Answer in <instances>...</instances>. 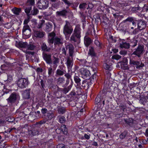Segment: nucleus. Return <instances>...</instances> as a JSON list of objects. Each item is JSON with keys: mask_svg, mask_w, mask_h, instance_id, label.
Instances as JSON below:
<instances>
[{"mask_svg": "<svg viewBox=\"0 0 148 148\" xmlns=\"http://www.w3.org/2000/svg\"><path fill=\"white\" fill-rule=\"evenodd\" d=\"M66 49H69V56L66 58V64L68 71H71L73 65V56L74 52V47L71 44H69L66 46Z\"/></svg>", "mask_w": 148, "mask_h": 148, "instance_id": "obj_1", "label": "nucleus"}, {"mask_svg": "<svg viewBox=\"0 0 148 148\" xmlns=\"http://www.w3.org/2000/svg\"><path fill=\"white\" fill-rule=\"evenodd\" d=\"M56 34L52 32L49 34L48 35V42L49 45H51L54 43L55 46H59L63 43V40L58 37H55Z\"/></svg>", "mask_w": 148, "mask_h": 148, "instance_id": "obj_2", "label": "nucleus"}, {"mask_svg": "<svg viewBox=\"0 0 148 148\" xmlns=\"http://www.w3.org/2000/svg\"><path fill=\"white\" fill-rule=\"evenodd\" d=\"M66 24L63 27V33L66 38H69L70 35L72 33L73 29L70 23L67 20L65 21Z\"/></svg>", "mask_w": 148, "mask_h": 148, "instance_id": "obj_3", "label": "nucleus"}, {"mask_svg": "<svg viewBox=\"0 0 148 148\" xmlns=\"http://www.w3.org/2000/svg\"><path fill=\"white\" fill-rule=\"evenodd\" d=\"M20 99L19 95L16 92H13L7 99V102L10 105H12L18 101Z\"/></svg>", "mask_w": 148, "mask_h": 148, "instance_id": "obj_4", "label": "nucleus"}, {"mask_svg": "<svg viewBox=\"0 0 148 148\" xmlns=\"http://www.w3.org/2000/svg\"><path fill=\"white\" fill-rule=\"evenodd\" d=\"M145 52L144 46L142 45H139L137 48L134 49V51L131 55H135L140 58L141 57Z\"/></svg>", "mask_w": 148, "mask_h": 148, "instance_id": "obj_5", "label": "nucleus"}, {"mask_svg": "<svg viewBox=\"0 0 148 148\" xmlns=\"http://www.w3.org/2000/svg\"><path fill=\"white\" fill-rule=\"evenodd\" d=\"M27 79L20 77L17 81V84L18 87L21 88H24L27 86L29 84Z\"/></svg>", "mask_w": 148, "mask_h": 148, "instance_id": "obj_6", "label": "nucleus"}, {"mask_svg": "<svg viewBox=\"0 0 148 148\" xmlns=\"http://www.w3.org/2000/svg\"><path fill=\"white\" fill-rule=\"evenodd\" d=\"M69 14H72L73 13L70 10H66L64 8L63 10L56 12V15L57 17H62L66 18Z\"/></svg>", "mask_w": 148, "mask_h": 148, "instance_id": "obj_7", "label": "nucleus"}, {"mask_svg": "<svg viewBox=\"0 0 148 148\" xmlns=\"http://www.w3.org/2000/svg\"><path fill=\"white\" fill-rule=\"evenodd\" d=\"M35 3L34 0H27L25 5V11L27 15H28L32 9V6Z\"/></svg>", "mask_w": 148, "mask_h": 148, "instance_id": "obj_8", "label": "nucleus"}, {"mask_svg": "<svg viewBox=\"0 0 148 148\" xmlns=\"http://www.w3.org/2000/svg\"><path fill=\"white\" fill-rule=\"evenodd\" d=\"M38 8L41 10L47 9L49 6V1L48 0H40L37 3Z\"/></svg>", "mask_w": 148, "mask_h": 148, "instance_id": "obj_9", "label": "nucleus"}, {"mask_svg": "<svg viewBox=\"0 0 148 148\" xmlns=\"http://www.w3.org/2000/svg\"><path fill=\"white\" fill-rule=\"evenodd\" d=\"M130 64L131 65L136 66L137 69H140L145 65L143 63H140V62L134 60L133 58H130Z\"/></svg>", "mask_w": 148, "mask_h": 148, "instance_id": "obj_10", "label": "nucleus"}, {"mask_svg": "<svg viewBox=\"0 0 148 148\" xmlns=\"http://www.w3.org/2000/svg\"><path fill=\"white\" fill-rule=\"evenodd\" d=\"M79 71L82 75V77L84 79H87L90 77L91 74L90 71L87 69L82 68L80 69Z\"/></svg>", "mask_w": 148, "mask_h": 148, "instance_id": "obj_11", "label": "nucleus"}, {"mask_svg": "<svg viewBox=\"0 0 148 148\" xmlns=\"http://www.w3.org/2000/svg\"><path fill=\"white\" fill-rule=\"evenodd\" d=\"M52 55L51 53H48L45 52L42 53V57L46 63L49 64H52Z\"/></svg>", "mask_w": 148, "mask_h": 148, "instance_id": "obj_12", "label": "nucleus"}, {"mask_svg": "<svg viewBox=\"0 0 148 148\" xmlns=\"http://www.w3.org/2000/svg\"><path fill=\"white\" fill-rule=\"evenodd\" d=\"M31 30L28 25H25L23 27L22 32L25 36H30L31 34Z\"/></svg>", "mask_w": 148, "mask_h": 148, "instance_id": "obj_13", "label": "nucleus"}, {"mask_svg": "<svg viewBox=\"0 0 148 148\" xmlns=\"http://www.w3.org/2000/svg\"><path fill=\"white\" fill-rule=\"evenodd\" d=\"M80 30L81 29L80 27L78 26H76L74 29L73 34H75L76 37V38L78 39L79 41H80V38L81 37Z\"/></svg>", "mask_w": 148, "mask_h": 148, "instance_id": "obj_14", "label": "nucleus"}, {"mask_svg": "<svg viewBox=\"0 0 148 148\" xmlns=\"http://www.w3.org/2000/svg\"><path fill=\"white\" fill-rule=\"evenodd\" d=\"M88 34V33H86L84 39V44L86 47H88L92 42L91 38L87 36Z\"/></svg>", "mask_w": 148, "mask_h": 148, "instance_id": "obj_15", "label": "nucleus"}, {"mask_svg": "<svg viewBox=\"0 0 148 148\" xmlns=\"http://www.w3.org/2000/svg\"><path fill=\"white\" fill-rule=\"evenodd\" d=\"M128 60L126 58H124L122 61L121 62V68L124 70L129 69V67L127 66Z\"/></svg>", "mask_w": 148, "mask_h": 148, "instance_id": "obj_16", "label": "nucleus"}, {"mask_svg": "<svg viewBox=\"0 0 148 148\" xmlns=\"http://www.w3.org/2000/svg\"><path fill=\"white\" fill-rule=\"evenodd\" d=\"M34 35L35 37L40 38L44 36L45 33L42 31L35 30L34 32Z\"/></svg>", "mask_w": 148, "mask_h": 148, "instance_id": "obj_17", "label": "nucleus"}, {"mask_svg": "<svg viewBox=\"0 0 148 148\" xmlns=\"http://www.w3.org/2000/svg\"><path fill=\"white\" fill-rule=\"evenodd\" d=\"M53 59H52V67L54 69H56L59 62V59L58 58L54 56H53Z\"/></svg>", "mask_w": 148, "mask_h": 148, "instance_id": "obj_18", "label": "nucleus"}, {"mask_svg": "<svg viewBox=\"0 0 148 148\" xmlns=\"http://www.w3.org/2000/svg\"><path fill=\"white\" fill-rule=\"evenodd\" d=\"M66 73V71L63 68L58 69L56 71V76H61L64 75Z\"/></svg>", "mask_w": 148, "mask_h": 148, "instance_id": "obj_19", "label": "nucleus"}, {"mask_svg": "<svg viewBox=\"0 0 148 148\" xmlns=\"http://www.w3.org/2000/svg\"><path fill=\"white\" fill-rule=\"evenodd\" d=\"M146 26L145 22L143 21H139L138 23V27L139 30H142L144 29Z\"/></svg>", "mask_w": 148, "mask_h": 148, "instance_id": "obj_20", "label": "nucleus"}, {"mask_svg": "<svg viewBox=\"0 0 148 148\" xmlns=\"http://www.w3.org/2000/svg\"><path fill=\"white\" fill-rule=\"evenodd\" d=\"M31 90L30 89L25 90L23 93V97L25 99H28L30 98V91Z\"/></svg>", "mask_w": 148, "mask_h": 148, "instance_id": "obj_21", "label": "nucleus"}, {"mask_svg": "<svg viewBox=\"0 0 148 148\" xmlns=\"http://www.w3.org/2000/svg\"><path fill=\"white\" fill-rule=\"evenodd\" d=\"M120 47L121 48H124L128 49L130 48V45L129 43L126 42H122L120 44Z\"/></svg>", "mask_w": 148, "mask_h": 148, "instance_id": "obj_22", "label": "nucleus"}, {"mask_svg": "<svg viewBox=\"0 0 148 148\" xmlns=\"http://www.w3.org/2000/svg\"><path fill=\"white\" fill-rule=\"evenodd\" d=\"M88 54L92 57H96L97 56V54L95 51L94 48L92 47H89Z\"/></svg>", "mask_w": 148, "mask_h": 148, "instance_id": "obj_23", "label": "nucleus"}, {"mask_svg": "<svg viewBox=\"0 0 148 148\" xmlns=\"http://www.w3.org/2000/svg\"><path fill=\"white\" fill-rule=\"evenodd\" d=\"M120 110L119 109H117L116 111L114 112V114H115V117L117 118H119L121 117H122L123 116V112H120Z\"/></svg>", "mask_w": 148, "mask_h": 148, "instance_id": "obj_24", "label": "nucleus"}, {"mask_svg": "<svg viewBox=\"0 0 148 148\" xmlns=\"http://www.w3.org/2000/svg\"><path fill=\"white\" fill-rule=\"evenodd\" d=\"M42 50L45 52H49L51 50V48L47 46L45 43H43L41 45Z\"/></svg>", "mask_w": 148, "mask_h": 148, "instance_id": "obj_25", "label": "nucleus"}, {"mask_svg": "<svg viewBox=\"0 0 148 148\" xmlns=\"http://www.w3.org/2000/svg\"><path fill=\"white\" fill-rule=\"evenodd\" d=\"M124 121L126 123L131 127L132 126V124L134 123V122L135 121L134 119L132 118L125 119H124Z\"/></svg>", "mask_w": 148, "mask_h": 148, "instance_id": "obj_26", "label": "nucleus"}, {"mask_svg": "<svg viewBox=\"0 0 148 148\" xmlns=\"http://www.w3.org/2000/svg\"><path fill=\"white\" fill-rule=\"evenodd\" d=\"M12 11L15 15H18L21 11V9L15 7L12 9Z\"/></svg>", "mask_w": 148, "mask_h": 148, "instance_id": "obj_27", "label": "nucleus"}, {"mask_svg": "<svg viewBox=\"0 0 148 148\" xmlns=\"http://www.w3.org/2000/svg\"><path fill=\"white\" fill-rule=\"evenodd\" d=\"M66 110V108L64 107L60 106L58 107L57 111L58 113L60 114H64Z\"/></svg>", "mask_w": 148, "mask_h": 148, "instance_id": "obj_28", "label": "nucleus"}, {"mask_svg": "<svg viewBox=\"0 0 148 148\" xmlns=\"http://www.w3.org/2000/svg\"><path fill=\"white\" fill-rule=\"evenodd\" d=\"M27 42H19L16 44V45L21 48H27Z\"/></svg>", "mask_w": 148, "mask_h": 148, "instance_id": "obj_29", "label": "nucleus"}, {"mask_svg": "<svg viewBox=\"0 0 148 148\" xmlns=\"http://www.w3.org/2000/svg\"><path fill=\"white\" fill-rule=\"evenodd\" d=\"M53 25L51 23L48 22L46 24L45 29L46 31L49 32L51 31Z\"/></svg>", "mask_w": 148, "mask_h": 148, "instance_id": "obj_30", "label": "nucleus"}, {"mask_svg": "<svg viewBox=\"0 0 148 148\" xmlns=\"http://www.w3.org/2000/svg\"><path fill=\"white\" fill-rule=\"evenodd\" d=\"M102 98L101 94H99L97 97L95 99V103L96 104H97L98 103H100L101 101L103 100V97Z\"/></svg>", "mask_w": 148, "mask_h": 148, "instance_id": "obj_31", "label": "nucleus"}, {"mask_svg": "<svg viewBox=\"0 0 148 148\" xmlns=\"http://www.w3.org/2000/svg\"><path fill=\"white\" fill-rule=\"evenodd\" d=\"M39 11L38 9L36 8H34V9L32 10L31 12H30L29 14L28 15H27L28 17L30 15H36Z\"/></svg>", "mask_w": 148, "mask_h": 148, "instance_id": "obj_32", "label": "nucleus"}, {"mask_svg": "<svg viewBox=\"0 0 148 148\" xmlns=\"http://www.w3.org/2000/svg\"><path fill=\"white\" fill-rule=\"evenodd\" d=\"M74 81H75L76 83L77 84V86H79L80 85V81L81 79L79 78V77L75 75L74 76Z\"/></svg>", "mask_w": 148, "mask_h": 148, "instance_id": "obj_33", "label": "nucleus"}, {"mask_svg": "<svg viewBox=\"0 0 148 148\" xmlns=\"http://www.w3.org/2000/svg\"><path fill=\"white\" fill-rule=\"evenodd\" d=\"M83 91L82 90V88L80 87H76V93L78 95H82Z\"/></svg>", "mask_w": 148, "mask_h": 148, "instance_id": "obj_34", "label": "nucleus"}, {"mask_svg": "<svg viewBox=\"0 0 148 148\" xmlns=\"http://www.w3.org/2000/svg\"><path fill=\"white\" fill-rule=\"evenodd\" d=\"M72 86V85H70L66 87H65L64 88H62V92L63 93L66 94L71 90Z\"/></svg>", "mask_w": 148, "mask_h": 148, "instance_id": "obj_35", "label": "nucleus"}, {"mask_svg": "<svg viewBox=\"0 0 148 148\" xmlns=\"http://www.w3.org/2000/svg\"><path fill=\"white\" fill-rule=\"evenodd\" d=\"M61 128L62 130V132L64 134L67 135L68 133L66 126L64 125H62L61 126Z\"/></svg>", "mask_w": 148, "mask_h": 148, "instance_id": "obj_36", "label": "nucleus"}, {"mask_svg": "<svg viewBox=\"0 0 148 148\" xmlns=\"http://www.w3.org/2000/svg\"><path fill=\"white\" fill-rule=\"evenodd\" d=\"M87 5L86 3H82L80 4L79 8L81 10H84L87 7Z\"/></svg>", "mask_w": 148, "mask_h": 148, "instance_id": "obj_37", "label": "nucleus"}, {"mask_svg": "<svg viewBox=\"0 0 148 148\" xmlns=\"http://www.w3.org/2000/svg\"><path fill=\"white\" fill-rule=\"evenodd\" d=\"M65 81V79L63 77H60L57 79V83L59 85L63 84Z\"/></svg>", "mask_w": 148, "mask_h": 148, "instance_id": "obj_38", "label": "nucleus"}, {"mask_svg": "<svg viewBox=\"0 0 148 148\" xmlns=\"http://www.w3.org/2000/svg\"><path fill=\"white\" fill-rule=\"evenodd\" d=\"M55 69L51 67L48 68V73L49 76H52L53 75Z\"/></svg>", "mask_w": 148, "mask_h": 148, "instance_id": "obj_39", "label": "nucleus"}, {"mask_svg": "<svg viewBox=\"0 0 148 148\" xmlns=\"http://www.w3.org/2000/svg\"><path fill=\"white\" fill-rule=\"evenodd\" d=\"M31 133L33 136L38 135L39 133V130L37 128L32 129L31 130Z\"/></svg>", "mask_w": 148, "mask_h": 148, "instance_id": "obj_40", "label": "nucleus"}, {"mask_svg": "<svg viewBox=\"0 0 148 148\" xmlns=\"http://www.w3.org/2000/svg\"><path fill=\"white\" fill-rule=\"evenodd\" d=\"M128 134V132L127 131H125L121 133L119 136V138L121 139L124 138Z\"/></svg>", "mask_w": 148, "mask_h": 148, "instance_id": "obj_41", "label": "nucleus"}, {"mask_svg": "<svg viewBox=\"0 0 148 148\" xmlns=\"http://www.w3.org/2000/svg\"><path fill=\"white\" fill-rule=\"evenodd\" d=\"M140 10V7L139 5H138L137 7H132L131 8V11L133 13H136Z\"/></svg>", "mask_w": 148, "mask_h": 148, "instance_id": "obj_42", "label": "nucleus"}, {"mask_svg": "<svg viewBox=\"0 0 148 148\" xmlns=\"http://www.w3.org/2000/svg\"><path fill=\"white\" fill-rule=\"evenodd\" d=\"M58 7V5L57 3H54L52 4V6L51 7H50L49 8V10H55V9H57Z\"/></svg>", "mask_w": 148, "mask_h": 148, "instance_id": "obj_43", "label": "nucleus"}, {"mask_svg": "<svg viewBox=\"0 0 148 148\" xmlns=\"http://www.w3.org/2000/svg\"><path fill=\"white\" fill-rule=\"evenodd\" d=\"M70 40L75 42L78 40V38H76V37L75 34H73L70 38Z\"/></svg>", "mask_w": 148, "mask_h": 148, "instance_id": "obj_44", "label": "nucleus"}, {"mask_svg": "<svg viewBox=\"0 0 148 148\" xmlns=\"http://www.w3.org/2000/svg\"><path fill=\"white\" fill-rule=\"evenodd\" d=\"M40 84L41 86V89L42 90L44 91L45 90V88L46 87L45 84L46 83V81H44L43 80H41L40 81Z\"/></svg>", "mask_w": 148, "mask_h": 148, "instance_id": "obj_45", "label": "nucleus"}, {"mask_svg": "<svg viewBox=\"0 0 148 148\" xmlns=\"http://www.w3.org/2000/svg\"><path fill=\"white\" fill-rule=\"evenodd\" d=\"M59 122L61 123H63L66 121L65 118L63 116H58Z\"/></svg>", "mask_w": 148, "mask_h": 148, "instance_id": "obj_46", "label": "nucleus"}, {"mask_svg": "<svg viewBox=\"0 0 148 148\" xmlns=\"http://www.w3.org/2000/svg\"><path fill=\"white\" fill-rule=\"evenodd\" d=\"M104 68L106 70H111L112 69L111 66L108 64L107 63H105L103 64Z\"/></svg>", "mask_w": 148, "mask_h": 148, "instance_id": "obj_47", "label": "nucleus"}, {"mask_svg": "<svg viewBox=\"0 0 148 148\" xmlns=\"http://www.w3.org/2000/svg\"><path fill=\"white\" fill-rule=\"evenodd\" d=\"M35 47L36 46L32 44H27V48L26 49L29 50H34Z\"/></svg>", "mask_w": 148, "mask_h": 148, "instance_id": "obj_48", "label": "nucleus"}, {"mask_svg": "<svg viewBox=\"0 0 148 148\" xmlns=\"http://www.w3.org/2000/svg\"><path fill=\"white\" fill-rule=\"evenodd\" d=\"M139 100L140 102L143 105L145 104L147 101V100L146 99V98L145 97H141V98Z\"/></svg>", "mask_w": 148, "mask_h": 148, "instance_id": "obj_49", "label": "nucleus"}, {"mask_svg": "<svg viewBox=\"0 0 148 148\" xmlns=\"http://www.w3.org/2000/svg\"><path fill=\"white\" fill-rule=\"evenodd\" d=\"M133 96L134 98H136L138 99L141 98V96L140 93H138L137 92L135 93Z\"/></svg>", "mask_w": 148, "mask_h": 148, "instance_id": "obj_50", "label": "nucleus"}, {"mask_svg": "<svg viewBox=\"0 0 148 148\" xmlns=\"http://www.w3.org/2000/svg\"><path fill=\"white\" fill-rule=\"evenodd\" d=\"M119 108L120 112H121V111H123L122 112H123L125 111V109L126 108V106L123 105H121L119 106Z\"/></svg>", "mask_w": 148, "mask_h": 148, "instance_id": "obj_51", "label": "nucleus"}, {"mask_svg": "<svg viewBox=\"0 0 148 148\" xmlns=\"http://www.w3.org/2000/svg\"><path fill=\"white\" fill-rule=\"evenodd\" d=\"M133 21H135L134 18L132 17H128L125 21H129L130 22H132Z\"/></svg>", "mask_w": 148, "mask_h": 148, "instance_id": "obj_52", "label": "nucleus"}, {"mask_svg": "<svg viewBox=\"0 0 148 148\" xmlns=\"http://www.w3.org/2000/svg\"><path fill=\"white\" fill-rule=\"evenodd\" d=\"M86 61L85 60H80L79 63L80 65L84 66L86 64Z\"/></svg>", "mask_w": 148, "mask_h": 148, "instance_id": "obj_53", "label": "nucleus"}, {"mask_svg": "<svg viewBox=\"0 0 148 148\" xmlns=\"http://www.w3.org/2000/svg\"><path fill=\"white\" fill-rule=\"evenodd\" d=\"M121 58V56L118 55H115L113 56L112 57V59H115L116 60H119Z\"/></svg>", "mask_w": 148, "mask_h": 148, "instance_id": "obj_54", "label": "nucleus"}, {"mask_svg": "<svg viewBox=\"0 0 148 148\" xmlns=\"http://www.w3.org/2000/svg\"><path fill=\"white\" fill-rule=\"evenodd\" d=\"M45 123V121L43 120L40 121L39 122L36 123V126H40V125L42 124H44Z\"/></svg>", "mask_w": 148, "mask_h": 148, "instance_id": "obj_55", "label": "nucleus"}, {"mask_svg": "<svg viewBox=\"0 0 148 148\" xmlns=\"http://www.w3.org/2000/svg\"><path fill=\"white\" fill-rule=\"evenodd\" d=\"M95 43L97 46L100 49L101 48V44L98 40H95Z\"/></svg>", "mask_w": 148, "mask_h": 148, "instance_id": "obj_56", "label": "nucleus"}, {"mask_svg": "<svg viewBox=\"0 0 148 148\" xmlns=\"http://www.w3.org/2000/svg\"><path fill=\"white\" fill-rule=\"evenodd\" d=\"M8 66L6 64H3L1 65V69L2 71H5L7 69Z\"/></svg>", "mask_w": 148, "mask_h": 148, "instance_id": "obj_57", "label": "nucleus"}, {"mask_svg": "<svg viewBox=\"0 0 148 148\" xmlns=\"http://www.w3.org/2000/svg\"><path fill=\"white\" fill-rule=\"evenodd\" d=\"M47 116L48 117L49 119H51L53 118L54 116V114L52 113H48Z\"/></svg>", "mask_w": 148, "mask_h": 148, "instance_id": "obj_58", "label": "nucleus"}, {"mask_svg": "<svg viewBox=\"0 0 148 148\" xmlns=\"http://www.w3.org/2000/svg\"><path fill=\"white\" fill-rule=\"evenodd\" d=\"M66 5H67L68 6H70L72 4L69 1L67 0H62Z\"/></svg>", "mask_w": 148, "mask_h": 148, "instance_id": "obj_59", "label": "nucleus"}, {"mask_svg": "<svg viewBox=\"0 0 148 148\" xmlns=\"http://www.w3.org/2000/svg\"><path fill=\"white\" fill-rule=\"evenodd\" d=\"M141 30H139L138 27L137 28H136L134 29V31L132 32V34H136L137 33L140 32Z\"/></svg>", "mask_w": 148, "mask_h": 148, "instance_id": "obj_60", "label": "nucleus"}, {"mask_svg": "<svg viewBox=\"0 0 148 148\" xmlns=\"http://www.w3.org/2000/svg\"><path fill=\"white\" fill-rule=\"evenodd\" d=\"M127 53V51L125 50H122L120 52V53L121 55H125Z\"/></svg>", "mask_w": 148, "mask_h": 148, "instance_id": "obj_61", "label": "nucleus"}, {"mask_svg": "<svg viewBox=\"0 0 148 148\" xmlns=\"http://www.w3.org/2000/svg\"><path fill=\"white\" fill-rule=\"evenodd\" d=\"M5 86H3L4 89L3 90L4 94H5V93L7 94L10 92V90L5 88Z\"/></svg>", "mask_w": 148, "mask_h": 148, "instance_id": "obj_62", "label": "nucleus"}, {"mask_svg": "<svg viewBox=\"0 0 148 148\" xmlns=\"http://www.w3.org/2000/svg\"><path fill=\"white\" fill-rule=\"evenodd\" d=\"M56 131L57 134H60L62 132L61 127H57L56 130Z\"/></svg>", "mask_w": 148, "mask_h": 148, "instance_id": "obj_63", "label": "nucleus"}, {"mask_svg": "<svg viewBox=\"0 0 148 148\" xmlns=\"http://www.w3.org/2000/svg\"><path fill=\"white\" fill-rule=\"evenodd\" d=\"M64 76L67 78V79H71V76L69 74L67 73H66L64 75Z\"/></svg>", "mask_w": 148, "mask_h": 148, "instance_id": "obj_64", "label": "nucleus"}]
</instances>
